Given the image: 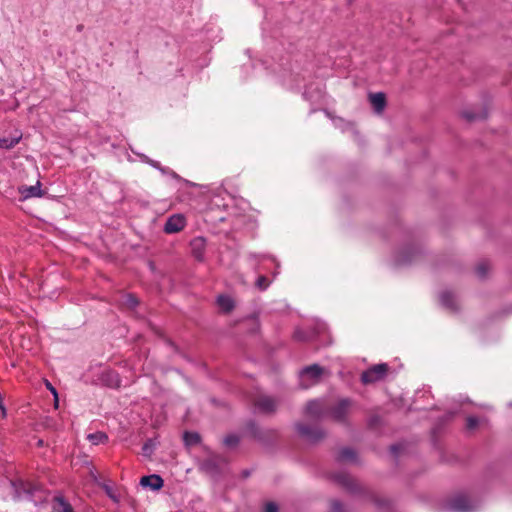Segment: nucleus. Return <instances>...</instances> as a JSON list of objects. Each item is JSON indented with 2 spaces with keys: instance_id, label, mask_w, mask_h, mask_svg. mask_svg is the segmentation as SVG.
I'll return each mask as SVG.
<instances>
[{
  "instance_id": "obj_26",
  "label": "nucleus",
  "mask_w": 512,
  "mask_h": 512,
  "mask_svg": "<svg viewBox=\"0 0 512 512\" xmlns=\"http://www.w3.org/2000/svg\"><path fill=\"white\" fill-rule=\"evenodd\" d=\"M87 439L93 444V445H98V444H104L108 441V436L106 433L104 432H101V431H97L95 433H90L88 434L87 436Z\"/></svg>"
},
{
  "instance_id": "obj_19",
  "label": "nucleus",
  "mask_w": 512,
  "mask_h": 512,
  "mask_svg": "<svg viewBox=\"0 0 512 512\" xmlns=\"http://www.w3.org/2000/svg\"><path fill=\"white\" fill-rule=\"evenodd\" d=\"M217 305L222 312L230 313L235 307V302L230 296L221 294L217 297Z\"/></svg>"
},
{
  "instance_id": "obj_29",
  "label": "nucleus",
  "mask_w": 512,
  "mask_h": 512,
  "mask_svg": "<svg viewBox=\"0 0 512 512\" xmlns=\"http://www.w3.org/2000/svg\"><path fill=\"white\" fill-rule=\"evenodd\" d=\"M140 158L143 162H145V163L149 164L150 166H152L153 168L159 170L162 174H166L168 172L167 167L161 166L160 162L149 158L147 155L141 154Z\"/></svg>"
},
{
  "instance_id": "obj_24",
  "label": "nucleus",
  "mask_w": 512,
  "mask_h": 512,
  "mask_svg": "<svg viewBox=\"0 0 512 512\" xmlns=\"http://www.w3.org/2000/svg\"><path fill=\"white\" fill-rule=\"evenodd\" d=\"M183 441L186 446H195L200 444L201 436L198 432L185 431L183 434Z\"/></svg>"
},
{
  "instance_id": "obj_22",
  "label": "nucleus",
  "mask_w": 512,
  "mask_h": 512,
  "mask_svg": "<svg viewBox=\"0 0 512 512\" xmlns=\"http://www.w3.org/2000/svg\"><path fill=\"white\" fill-rule=\"evenodd\" d=\"M159 445L157 438H149L142 446V455L146 458H151L154 450Z\"/></svg>"
},
{
  "instance_id": "obj_17",
  "label": "nucleus",
  "mask_w": 512,
  "mask_h": 512,
  "mask_svg": "<svg viewBox=\"0 0 512 512\" xmlns=\"http://www.w3.org/2000/svg\"><path fill=\"white\" fill-rule=\"evenodd\" d=\"M53 512H75L72 505L63 497L56 496L53 501Z\"/></svg>"
},
{
  "instance_id": "obj_27",
  "label": "nucleus",
  "mask_w": 512,
  "mask_h": 512,
  "mask_svg": "<svg viewBox=\"0 0 512 512\" xmlns=\"http://www.w3.org/2000/svg\"><path fill=\"white\" fill-rule=\"evenodd\" d=\"M21 139V136L18 137H0V148L2 149H11L15 147Z\"/></svg>"
},
{
  "instance_id": "obj_25",
  "label": "nucleus",
  "mask_w": 512,
  "mask_h": 512,
  "mask_svg": "<svg viewBox=\"0 0 512 512\" xmlns=\"http://www.w3.org/2000/svg\"><path fill=\"white\" fill-rule=\"evenodd\" d=\"M462 117L466 119L468 122H474L477 120H484L487 118V112L481 111V112H474V111H463Z\"/></svg>"
},
{
  "instance_id": "obj_20",
  "label": "nucleus",
  "mask_w": 512,
  "mask_h": 512,
  "mask_svg": "<svg viewBox=\"0 0 512 512\" xmlns=\"http://www.w3.org/2000/svg\"><path fill=\"white\" fill-rule=\"evenodd\" d=\"M322 374L323 368L318 364L306 366L300 372L301 376H308L311 379H319Z\"/></svg>"
},
{
  "instance_id": "obj_35",
  "label": "nucleus",
  "mask_w": 512,
  "mask_h": 512,
  "mask_svg": "<svg viewBox=\"0 0 512 512\" xmlns=\"http://www.w3.org/2000/svg\"><path fill=\"white\" fill-rule=\"evenodd\" d=\"M255 285L260 290H265L269 285L268 278L266 276H259L256 280Z\"/></svg>"
},
{
  "instance_id": "obj_6",
  "label": "nucleus",
  "mask_w": 512,
  "mask_h": 512,
  "mask_svg": "<svg viewBox=\"0 0 512 512\" xmlns=\"http://www.w3.org/2000/svg\"><path fill=\"white\" fill-rule=\"evenodd\" d=\"M295 429L297 433L310 443H317L325 437V432L318 428L303 423H296Z\"/></svg>"
},
{
  "instance_id": "obj_5",
  "label": "nucleus",
  "mask_w": 512,
  "mask_h": 512,
  "mask_svg": "<svg viewBox=\"0 0 512 512\" xmlns=\"http://www.w3.org/2000/svg\"><path fill=\"white\" fill-rule=\"evenodd\" d=\"M11 485L14 488L15 500H20L24 497L28 500L34 501L33 496L35 492L39 490L37 485L23 480L11 481Z\"/></svg>"
},
{
  "instance_id": "obj_43",
  "label": "nucleus",
  "mask_w": 512,
  "mask_h": 512,
  "mask_svg": "<svg viewBox=\"0 0 512 512\" xmlns=\"http://www.w3.org/2000/svg\"><path fill=\"white\" fill-rule=\"evenodd\" d=\"M167 343H168L169 346H171L173 348H176V345L171 340H167Z\"/></svg>"
},
{
  "instance_id": "obj_1",
  "label": "nucleus",
  "mask_w": 512,
  "mask_h": 512,
  "mask_svg": "<svg viewBox=\"0 0 512 512\" xmlns=\"http://www.w3.org/2000/svg\"><path fill=\"white\" fill-rule=\"evenodd\" d=\"M332 479L353 495H360L369 499L380 509H388L391 501L387 498H379L374 492L358 483L350 474L339 472L332 475Z\"/></svg>"
},
{
  "instance_id": "obj_38",
  "label": "nucleus",
  "mask_w": 512,
  "mask_h": 512,
  "mask_svg": "<svg viewBox=\"0 0 512 512\" xmlns=\"http://www.w3.org/2000/svg\"><path fill=\"white\" fill-rule=\"evenodd\" d=\"M46 386L50 390V392L53 394L55 406L57 407L58 406V393H57L56 388L48 381L46 382Z\"/></svg>"
},
{
  "instance_id": "obj_18",
  "label": "nucleus",
  "mask_w": 512,
  "mask_h": 512,
  "mask_svg": "<svg viewBox=\"0 0 512 512\" xmlns=\"http://www.w3.org/2000/svg\"><path fill=\"white\" fill-rule=\"evenodd\" d=\"M306 414L315 419L323 416V409L319 401L311 400L306 404Z\"/></svg>"
},
{
  "instance_id": "obj_3",
  "label": "nucleus",
  "mask_w": 512,
  "mask_h": 512,
  "mask_svg": "<svg viewBox=\"0 0 512 512\" xmlns=\"http://www.w3.org/2000/svg\"><path fill=\"white\" fill-rule=\"evenodd\" d=\"M388 372L389 365L387 363H379L363 371L360 380L364 385L373 384L385 379Z\"/></svg>"
},
{
  "instance_id": "obj_7",
  "label": "nucleus",
  "mask_w": 512,
  "mask_h": 512,
  "mask_svg": "<svg viewBox=\"0 0 512 512\" xmlns=\"http://www.w3.org/2000/svg\"><path fill=\"white\" fill-rule=\"evenodd\" d=\"M446 508L451 512H472L474 506L465 494H457L446 502Z\"/></svg>"
},
{
  "instance_id": "obj_21",
  "label": "nucleus",
  "mask_w": 512,
  "mask_h": 512,
  "mask_svg": "<svg viewBox=\"0 0 512 512\" xmlns=\"http://www.w3.org/2000/svg\"><path fill=\"white\" fill-rule=\"evenodd\" d=\"M357 458V454L355 452V450H353L352 448H349V447H344L342 448L337 457H336V460L338 462H346V461H355Z\"/></svg>"
},
{
  "instance_id": "obj_42",
  "label": "nucleus",
  "mask_w": 512,
  "mask_h": 512,
  "mask_svg": "<svg viewBox=\"0 0 512 512\" xmlns=\"http://www.w3.org/2000/svg\"><path fill=\"white\" fill-rule=\"evenodd\" d=\"M250 475H251V471L250 470L245 469V470L242 471V477L244 479L248 478Z\"/></svg>"
},
{
  "instance_id": "obj_44",
  "label": "nucleus",
  "mask_w": 512,
  "mask_h": 512,
  "mask_svg": "<svg viewBox=\"0 0 512 512\" xmlns=\"http://www.w3.org/2000/svg\"><path fill=\"white\" fill-rule=\"evenodd\" d=\"M106 492L108 493V495L113 498V496L110 494V488L106 486Z\"/></svg>"
},
{
  "instance_id": "obj_30",
  "label": "nucleus",
  "mask_w": 512,
  "mask_h": 512,
  "mask_svg": "<svg viewBox=\"0 0 512 512\" xmlns=\"http://www.w3.org/2000/svg\"><path fill=\"white\" fill-rule=\"evenodd\" d=\"M123 305L128 309H134L139 305V299L134 294H126L123 297Z\"/></svg>"
},
{
  "instance_id": "obj_28",
  "label": "nucleus",
  "mask_w": 512,
  "mask_h": 512,
  "mask_svg": "<svg viewBox=\"0 0 512 512\" xmlns=\"http://www.w3.org/2000/svg\"><path fill=\"white\" fill-rule=\"evenodd\" d=\"M489 269H490L489 262L484 260L477 264V266L475 268V273L479 279H485L487 277Z\"/></svg>"
},
{
  "instance_id": "obj_8",
  "label": "nucleus",
  "mask_w": 512,
  "mask_h": 512,
  "mask_svg": "<svg viewBox=\"0 0 512 512\" xmlns=\"http://www.w3.org/2000/svg\"><path fill=\"white\" fill-rule=\"evenodd\" d=\"M421 254L422 250L420 247L415 245L406 246L397 253L395 263L397 265L411 264L416 261Z\"/></svg>"
},
{
  "instance_id": "obj_36",
  "label": "nucleus",
  "mask_w": 512,
  "mask_h": 512,
  "mask_svg": "<svg viewBox=\"0 0 512 512\" xmlns=\"http://www.w3.org/2000/svg\"><path fill=\"white\" fill-rule=\"evenodd\" d=\"M331 512H345L342 502L339 500H332Z\"/></svg>"
},
{
  "instance_id": "obj_12",
  "label": "nucleus",
  "mask_w": 512,
  "mask_h": 512,
  "mask_svg": "<svg viewBox=\"0 0 512 512\" xmlns=\"http://www.w3.org/2000/svg\"><path fill=\"white\" fill-rule=\"evenodd\" d=\"M190 249L192 256L198 261L203 262L205 259L206 239L198 236L190 241Z\"/></svg>"
},
{
  "instance_id": "obj_14",
  "label": "nucleus",
  "mask_w": 512,
  "mask_h": 512,
  "mask_svg": "<svg viewBox=\"0 0 512 512\" xmlns=\"http://www.w3.org/2000/svg\"><path fill=\"white\" fill-rule=\"evenodd\" d=\"M18 190L19 193L23 196V199L31 197H42L44 195V191L41 190L40 181H37L36 185L32 186H20Z\"/></svg>"
},
{
  "instance_id": "obj_32",
  "label": "nucleus",
  "mask_w": 512,
  "mask_h": 512,
  "mask_svg": "<svg viewBox=\"0 0 512 512\" xmlns=\"http://www.w3.org/2000/svg\"><path fill=\"white\" fill-rule=\"evenodd\" d=\"M246 321H250L253 327L250 329L251 333H257L259 331V321L256 314H252L246 318Z\"/></svg>"
},
{
  "instance_id": "obj_34",
  "label": "nucleus",
  "mask_w": 512,
  "mask_h": 512,
  "mask_svg": "<svg viewBox=\"0 0 512 512\" xmlns=\"http://www.w3.org/2000/svg\"><path fill=\"white\" fill-rule=\"evenodd\" d=\"M382 419L379 415H372L369 417L367 425L370 429H375L380 426Z\"/></svg>"
},
{
  "instance_id": "obj_2",
  "label": "nucleus",
  "mask_w": 512,
  "mask_h": 512,
  "mask_svg": "<svg viewBox=\"0 0 512 512\" xmlns=\"http://www.w3.org/2000/svg\"><path fill=\"white\" fill-rule=\"evenodd\" d=\"M245 431L251 438L265 447L274 446L279 438L278 430L273 428H262L253 419L246 421Z\"/></svg>"
},
{
  "instance_id": "obj_23",
  "label": "nucleus",
  "mask_w": 512,
  "mask_h": 512,
  "mask_svg": "<svg viewBox=\"0 0 512 512\" xmlns=\"http://www.w3.org/2000/svg\"><path fill=\"white\" fill-rule=\"evenodd\" d=\"M102 380L108 387L111 388H117L119 387L120 384L118 374L113 371H108L104 373L102 376Z\"/></svg>"
},
{
  "instance_id": "obj_11",
  "label": "nucleus",
  "mask_w": 512,
  "mask_h": 512,
  "mask_svg": "<svg viewBox=\"0 0 512 512\" xmlns=\"http://www.w3.org/2000/svg\"><path fill=\"white\" fill-rule=\"evenodd\" d=\"M185 225L186 220L182 214H173L167 219L163 230L167 234H174L183 230Z\"/></svg>"
},
{
  "instance_id": "obj_15",
  "label": "nucleus",
  "mask_w": 512,
  "mask_h": 512,
  "mask_svg": "<svg viewBox=\"0 0 512 512\" xmlns=\"http://www.w3.org/2000/svg\"><path fill=\"white\" fill-rule=\"evenodd\" d=\"M369 100L376 113H382L386 107V95L383 92L370 93Z\"/></svg>"
},
{
  "instance_id": "obj_41",
  "label": "nucleus",
  "mask_w": 512,
  "mask_h": 512,
  "mask_svg": "<svg viewBox=\"0 0 512 512\" xmlns=\"http://www.w3.org/2000/svg\"><path fill=\"white\" fill-rule=\"evenodd\" d=\"M166 174H169L174 179L181 180V177L175 171L170 170L169 168Z\"/></svg>"
},
{
  "instance_id": "obj_45",
  "label": "nucleus",
  "mask_w": 512,
  "mask_h": 512,
  "mask_svg": "<svg viewBox=\"0 0 512 512\" xmlns=\"http://www.w3.org/2000/svg\"><path fill=\"white\" fill-rule=\"evenodd\" d=\"M37 444H38V446H43L44 445V441L43 440H39Z\"/></svg>"
},
{
  "instance_id": "obj_16",
  "label": "nucleus",
  "mask_w": 512,
  "mask_h": 512,
  "mask_svg": "<svg viewBox=\"0 0 512 512\" xmlns=\"http://www.w3.org/2000/svg\"><path fill=\"white\" fill-rule=\"evenodd\" d=\"M440 302L443 307L452 312H457L459 310L455 296L450 291H444L441 293Z\"/></svg>"
},
{
  "instance_id": "obj_37",
  "label": "nucleus",
  "mask_w": 512,
  "mask_h": 512,
  "mask_svg": "<svg viewBox=\"0 0 512 512\" xmlns=\"http://www.w3.org/2000/svg\"><path fill=\"white\" fill-rule=\"evenodd\" d=\"M478 423H479V421H478V419L476 417L469 416L467 418V424H466L467 429L472 430V429L476 428Z\"/></svg>"
},
{
  "instance_id": "obj_33",
  "label": "nucleus",
  "mask_w": 512,
  "mask_h": 512,
  "mask_svg": "<svg viewBox=\"0 0 512 512\" xmlns=\"http://www.w3.org/2000/svg\"><path fill=\"white\" fill-rule=\"evenodd\" d=\"M293 337L295 340L301 341V342H306L309 340V336H308L307 332H305L302 329H296L294 331Z\"/></svg>"
},
{
  "instance_id": "obj_4",
  "label": "nucleus",
  "mask_w": 512,
  "mask_h": 512,
  "mask_svg": "<svg viewBox=\"0 0 512 512\" xmlns=\"http://www.w3.org/2000/svg\"><path fill=\"white\" fill-rule=\"evenodd\" d=\"M225 464H227V461L224 457L214 455L203 460L200 465V469L213 478H219L222 474V467Z\"/></svg>"
},
{
  "instance_id": "obj_10",
  "label": "nucleus",
  "mask_w": 512,
  "mask_h": 512,
  "mask_svg": "<svg viewBox=\"0 0 512 512\" xmlns=\"http://www.w3.org/2000/svg\"><path fill=\"white\" fill-rule=\"evenodd\" d=\"M351 405L349 399H341L329 409L331 417L337 422H344Z\"/></svg>"
},
{
  "instance_id": "obj_13",
  "label": "nucleus",
  "mask_w": 512,
  "mask_h": 512,
  "mask_svg": "<svg viewBox=\"0 0 512 512\" xmlns=\"http://www.w3.org/2000/svg\"><path fill=\"white\" fill-rule=\"evenodd\" d=\"M140 485L143 488H149L152 491H159L164 486L163 478L158 474H150L140 479Z\"/></svg>"
},
{
  "instance_id": "obj_31",
  "label": "nucleus",
  "mask_w": 512,
  "mask_h": 512,
  "mask_svg": "<svg viewBox=\"0 0 512 512\" xmlns=\"http://www.w3.org/2000/svg\"><path fill=\"white\" fill-rule=\"evenodd\" d=\"M239 442L240 438L236 434H229L223 440L224 445L230 448L238 446Z\"/></svg>"
},
{
  "instance_id": "obj_40",
  "label": "nucleus",
  "mask_w": 512,
  "mask_h": 512,
  "mask_svg": "<svg viewBox=\"0 0 512 512\" xmlns=\"http://www.w3.org/2000/svg\"><path fill=\"white\" fill-rule=\"evenodd\" d=\"M401 445L399 444H393L390 446V452L394 454L395 456L398 455L399 451L401 450Z\"/></svg>"
},
{
  "instance_id": "obj_9",
  "label": "nucleus",
  "mask_w": 512,
  "mask_h": 512,
  "mask_svg": "<svg viewBox=\"0 0 512 512\" xmlns=\"http://www.w3.org/2000/svg\"><path fill=\"white\" fill-rule=\"evenodd\" d=\"M254 407L262 414L270 415L276 412L277 402L270 396H259L254 401Z\"/></svg>"
},
{
  "instance_id": "obj_39",
  "label": "nucleus",
  "mask_w": 512,
  "mask_h": 512,
  "mask_svg": "<svg viewBox=\"0 0 512 512\" xmlns=\"http://www.w3.org/2000/svg\"><path fill=\"white\" fill-rule=\"evenodd\" d=\"M279 508L275 502H268L265 505L264 512H278Z\"/></svg>"
},
{
  "instance_id": "obj_46",
  "label": "nucleus",
  "mask_w": 512,
  "mask_h": 512,
  "mask_svg": "<svg viewBox=\"0 0 512 512\" xmlns=\"http://www.w3.org/2000/svg\"><path fill=\"white\" fill-rule=\"evenodd\" d=\"M82 29H83V25H78V26H77V30H78V31H81Z\"/></svg>"
}]
</instances>
